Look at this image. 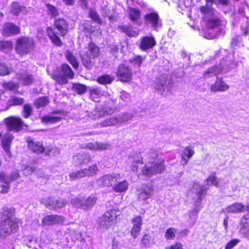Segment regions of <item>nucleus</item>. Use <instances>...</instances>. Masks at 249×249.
I'll return each mask as SVG.
<instances>
[{
	"label": "nucleus",
	"mask_w": 249,
	"mask_h": 249,
	"mask_svg": "<svg viewBox=\"0 0 249 249\" xmlns=\"http://www.w3.org/2000/svg\"><path fill=\"white\" fill-rule=\"evenodd\" d=\"M200 11L203 15V19L209 28L222 29V27L226 25V21L220 20L216 15V11L213 9H209L206 6H201Z\"/></svg>",
	"instance_id": "obj_1"
},
{
	"label": "nucleus",
	"mask_w": 249,
	"mask_h": 249,
	"mask_svg": "<svg viewBox=\"0 0 249 249\" xmlns=\"http://www.w3.org/2000/svg\"><path fill=\"white\" fill-rule=\"evenodd\" d=\"M119 215L120 212L115 209L106 212L98 219V230L104 231L108 229L115 223L117 217Z\"/></svg>",
	"instance_id": "obj_2"
},
{
	"label": "nucleus",
	"mask_w": 249,
	"mask_h": 249,
	"mask_svg": "<svg viewBox=\"0 0 249 249\" xmlns=\"http://www.w3.org/2000/svg\"><path fill=\"white\" fill-rule=\"evenodd\" d=\"M35 47V41L32 38L22 37L17 40L16 50L21 55H25L30 52Z\"/></svg>",
	"instance_id": "obj_3"
},
{
	"label": "nucleus",
	"mask_w": 249,
	"mask_h": 249,
	"mask_svg": "<svg viewBox=\"0 0 249 249\" xmlns=\"http://www.w3.org/2000/svg\"><path fill=\"white\" fill-rule=\"evenodd\" d=\"M99 54V48L91 42L89 45L88 50L81 55L84 65L88 69H90L93 65L92 59L97 57Z\"/></svg>",
	"instance_id": "obj_4"
},
{
	"label": "nucleus",
	"mask_w": 249,
	"mask_h": 249,
	"mask_svg": "<svg viewBox=\"0 0 249 249\" xmlns=\"http://www.w3.org/2000/svg\"><path fill=\"white\" fill-rule=\"evenodd\" d=\"M61 70L63 75L53 73L52 75V78L59 84H66L68 82L67 78H72L74 76V73L71 67L67 64L62 65Z\"/></svg>",
	"instance_id": "obj_5"
},
{
	"label": "nucleus",
	"mask_w": 249,
	"mask_h": 249,
	"mask_svg": "<svg viewBox=\"0 0 249 249\" xmlns=\"http://www.w3.org/2000/svg\"><path fill=\"white\" fill-rule=\"evenodd\" d=\"M18 227V223L12 219L6 218L0 224V235L7 236L15 232Z\"/></svg>",
	"instance_id": "obj_6"
},
{
	"label": "nucleus",
	"mask_w": 249,
	"mask_h": 249,
	"mask_svg": "<svg viewBox=\"0 0 249 249\" xmlns=\"http://www.w3.org/2000/svg\"><path fill=\"white\" fill-rule=\"evenodd\" d=\"M121 178L120 174L115 173L106 174L97 180V184L101 187L112 186Z\"/></svg>",
	"instance_id": "obj_7"
},
{
	"label": "nucleus",
	"mask_w": 249,
	"mask_h": 249,
	"mask_svg": "<svg viewBox=\"0 0 249 249\" xmlns=\"http://www.w3.org/2000/svg\"><path fill=\"white\" fill-rule=\"evenodd\" d=\"M98 170L97 164H95L88 168H84L71 172L70 174V177L72 180H76L87 176L92 177L97 173Z\"/></svg>",
	"instance_id": "obj_8"
},
{
	"label": "nucleus",
	"mask_w": 249,
	"mask_h": 249,
	"mask_svg": "<svg viewBox=\"0 0 249 249\" xmlns=\"http://www.w3.org/2000/svg\"><path fill=\"white\" fill-rule=\"evenodd\" d=\"M162 160L154 161L152 163V166L148 167L144 166L142 169V175L147 176H151L157 174L161 173L165 170V166Z\"/></svg>",
	"instance_id": "obj_9"
},
{
	"label": "nucleus",
	"mask_w": 249,
	"mask_h": 249,
	"mask_svg": "<svg viewBox=\"0 0 249 249\" xmlns=\"http://www.w3.org/2000/svg\"><path fill=\"white\" fill-rule=\"evenodd\" d=\"M155 87L161 94L166 95L170 90L171 87L169 85L168 75L163 74L158 77L155 80Z\"/></svg>",
	"instance_id": "obj_10"
},
{
	"label": "nucleus",
	"mask_w": 249,
	"mask_h": 249,
	"mask_svg": "<svg viewBox=\"0 0 249 249\" xmlns=\"http://www.w3.org/2000/svg\"><path fill=\"white\" fill-rule=\"evenodd\" d=\"M19 177V174L17 171L12 173L10 176H7L4 173H0V181L5 184L1 186V192L6 193L8 191L10 186L9 184L11 182L17 179Z\"/></svg>",
	"instance_id": "obj_11"
},
{
	"label": "nucleus",
	"mask_w": 249,
	"mask_h": 249,
	"mask_svg": "<svg viewBox=\"0 0 249 249\" xmlns=\"http://www.w3.org/2000/svg\"><path fill=\"white\" fill-rule=\"evenodd\" d=\"M131 70L127 66L121 64L119 66L117 76L122 82H128L132 78Z\"/></svg>",
	"instance_id": "obj_12"
},
{
	"label": "nucleus",
	"mask_w": 249,
	"mask_h": 249,
	"mask_svg": "<svg viewBox=\"0 0 249 249\" xmlns=\"http://www.w3.org/2000/svg\"><path fill=\"white\" fill-rule=\"evenodd\" d=\"M28 146L29 148L33 152L36 154H40L45 151L46 155H50L51 150L50 149L45 148L43 146L42 143L35 141L32 139H29L27 141Z\"/></svg>",
	"instance_id": "obj_13"
},
{
	"label": "nucleus",
	"mask_w": 249,
	"mask_h": 249,
	"mask_svg": "<svg viewBox=\"0 0 249 249\" xmlns=\"http://www.w3.org/2000/svg\"><path fill=\"white\" fill-rule=\"evenodd\" d=\"M4 121L9 130L17 132L21 129L23 124V122L19 118L10 117L6 118Z\"/></svg>",
	"instance_id": "obj_14"
},
{
	"label": "nucleus",
	"mask_w": 249,
	"mask_h": 249,
	"mask_svg": "<svg viewBox=\"0 0 249 249\" xmlns=\"http://www.w3.org/2000/svg\"><path fill=\"white\" fill-rule=\"evenodd\" d=\"M97 197L95 196L91 195L85 200H75L74 205L76 207L83 209L91 208L96 203Z\"/></svg>",
	"instance_id": "obj_15"
},
{
	"label": "nucleus",
	"mask_w": 249,
	"mask_h": 249,
	"mask_svg": "<svg viewBox=\"0 0 249 249\" xmlns=\"http://www.w3.org/2000/svg\"><path fill=\"white\" fill-rule=\"evenodd\" d=\"M129 162L131 163L130 168L132 172L136 173L138 171V164L143 163V159L141 153L132 152L130 154L129 159Z\"/></svg>",
	"instance_id": "obj_16"
},
{
	"label": "nucleus",
	"mask_w": 249,
	"mask_h": 249,
	"mask_svg": "<svg viewBox=\"0 0 249 249\" xmlns=\"http://www.w3.org/2000/svg\"><path fill=\"white\" fill-rule=\"evenodd\" d=\"M139 199L142 200H145L151 198L154 194V190L152 185L143 184L140 189L138 190Z\"/></svg>",
	"instance_id": "obj_17"
},
{
	"label": "nucleus",
	"mask_w": 249,
	"mask_h": 249,
	"mask_svg": "<svg viewBox=\"0 0 249 249\" xmlns=\"http://www.w3.org/2000/svg\"><path fill=\"white\" fill-rule=\"evenodd\" d=\"M113 112L114 109L112 107H105L101 110L96 108L89 114V117L90 119L96 120L104 116L111 115Z\"/></svg>",
	"instance_id": "obj_18"
},
{
	"label": "nucleus",
	"mask_w": 249,
	"mask_h": 249,
	"mask_svg": "<svg viewBox=\"0 0 249 249\" xmlns=\"http://www.w3.org/2000/svg\"><path fill=\"white\" fill-rule=\"evenodd\" d=\"M146 24L149 26L157 29L160 26L159 17L157 13H150L145 16Z\"/></svg>",
	"instance_id": "obj_19"
},
{
	"label": "nucleus",
	"mask_w": 249,
	"mask_h": 249,
	"mask_svg": "<svg viewBox=\"0 0 249 249\" xmlns=\"http://www.w3.org/2000/svg\"><path fill=\"white\" fill-rule=\"evenodd\" d=\"M133 227L131 231V234L134 238H136L142 229V219L141 216H136L132 220Z\"/></svg>",
	"instance_id": "obj_20"
},
{
	"label": "nucleus",
	"mask_w": 249,
	"mask_h": 249,
	"mask_svg": "<svg viewBox=\"0 0 249 249\" xmlns=\"http://www.w3.org/2000/svg\"><path fill=\"white\" fill-rule=\"evenodd\" d=\"M229 89V86L221 78H217L215 82L211 86L212 92H224Z\"/></svg>",
	"instance_id": "obj_21"
},
{
	"label": "nucleus",
	"mask_w": 249,
	"mask_h": 249,
	"mask_svg": "<svg viewBox=\"0 0 249 249\" xmlns=\"http://www.w3.org/2000/svg\"><path fill=\"white\" fill-rule=\"evenodd\" d=\"M19 32V27L12 23H6L3 26V34L4 36H9L17 35Z\"/></svg>",
	"instance_id": "obj_22"
},
{
	"label": "nucleus",
	"mask_w": 249,
	"mask_h": 249,
	"mask_svg": "<svg viewBox=\"0 0 249 249\" xmlns=\"http://www.w3.org/2000/svg\"><path fill=\"white\" fill-rule=\"evenodd\" d=\"M64 219L63 217L56 215H46L42 220V223L45 225H51L62 223Z\"/></svg>",
	"instance_id": "obj_23"
},
{
	"label": "nucleus",
	"mask_w": 249,
	"mask_h": 249,
	"mask_svg": "<svg viewBox=\"0 0 249 249\" xmlns=\"http://www.w3.org/2000/svg\"><path fill=\"white\" fill-rule=\"evenodd\" d=\"M91 160V157L88 154H78L73 157V162L75 165L88 164Z\"/></svg>",
	"instance_id": "obj_24"
},
{
	"label": "nucleus",
	"mask_w": 249,
	"mask_h": 249,
	"mask_svg": "<svg viewBox=\"0 0 249 249\" xmlns=\"http://www.w3.org/2000/svg\"><path fill=\"white\" fill-rule=\"evenodd\" d=\"M156 44V41L152 36H145L142 38L140 47L143 51L153 48Z\"/></svg>",
	"instance_id": "obj_25"
},
{
	"label": "nucleus",
	"mask_w": 249,
	"mask_h": 249,
	"mask_svg": "<svg viewBox=\"0 0 249 249\" xmlns=\"http://www.w3.org/2000/svg\"><path fill=\"white\" fill-rule=\"evenodd\" d=\"M208 188V187L202 186L198 183H195L191 191L196 195L198 201L200 202L203 197L206 195Z\"/></svg>",
	"instance_id": "obj_26"
},
{
	"label": "nucleus",
	"mask_w": 249,
	"mask_h": 249,
	"mask_svg": "<svg viewBox=\"0 0 249 249\" xmlns=\"http://www.w3.org/2000/svg\"><path fill=\"white\" fill-rule=\"evenodd\" d=\"M195 154V151L191 146L186 147L182 151L181 163L184 165L187 164L189 160Z\"/></svg>",
	"instance_id": "obj_27"
},
{
	"label": "nucleus",
	"mask_w": 249,
	"mask_h": 249,
	"mask_svg": "<svg viewBox=\"0 0 249 249\" xmlns=\"http://www.w3.org/2000/svg\"><path fill=\"white\" fill-rule=\"evenodd\" d=\"M54 25L55 28L60 32L62 36H65L68 30V24L63 18H58L55 20Z\"/></svg>",
	"instance_id": "obj_28"
},
{
	"label": "nucleus",
	"mask_w": 249,
	"mask_h": 249,
	"mask_svg": "<svg viewBox=\"0 0 249 249\" xmlns=\"http://www.w3.org/2000/svg\"><path fill=\"white\" fill-rule=\"evenodd\" d=\"M245 205L241 202H236L227 207L225 210L229 213H239L245 211Z\"/></svg>",
	"instance_id": "obj_29"
},
{
	"label": "nucleus",
	"mask_w": 249,
	"mask_h": 249,
	"mask_svg": "<svg viewBox=\"0 0 249 249\" xmlns=\"http://www.w3.org/2000/svg\"><path fill=\"white\" fill-rule=\"evenodd\" d=\"M17 76L19 83H22L24 85H30L33 83V76L27 73H18Z\"/></svg>",
	"instance_id": "obj_30"
},
{
	"label": "nucleus",
	"mask_w": 249,
	"mask_h": 249,
	"mask_svg": "<svg viewBox=\"0 0 249 249\" xmlns=\"http://www.w3.org/2000/svg\"><path fill=\"white\" fill-rule=\"evenodd\" d=\"M60 112V111H57L54 112L49 115L43 116L41 118V122L45 124H53L59 122L61 121V118L54 116V114Z\"/></svg>",
	"instance_id": "obj_31"
},
{
	"label": "nucleus",
	"mask_w": 249,
	"mask_h": 249,
	"mask_svg": "<svg viewBox=\"0 0 249 249\" xmlns=\"http://www.w3.org/2000/svg\"><path fill=\"white\" fill-rule=\"evenodd\" d=\"M13 139V135L10 133L5 134L2 139V147L9 156H10V145Z\"/></svg>",
	"instance_id": "obj_32"
},
{
	"label": "nucleus",
	"mask_w": 249,
	"mask_h": 249,
	"mask_svg": "<svg viewBox=\"0 0 249 249\" xmlns=\"http://www.w3.org/2000/svg\"><path fill=\"white\" fill-rule=\"evenodd\" d=\"M108 146L109 145L107 144L96 142L87 144L85 146V148L91 150H104L107 149Z\"/></svg>",
	"instance_id": "obj_33"
},
{
	"label": "nucleus",
	"mask_w": 249,
	"mask_h": 249,
	"mask_svg": "<svg viewBox=\"0 0 249 249\" xmlns=\"http://www.w3.org/2000/svg\"><path fill=\"white\" fill-rule=\"evenodd\" d=\"M47 33L53 44L56 46H61L62 45L60 39L52 28H48Z\"/></svg>",
	"instance_id": "obj_34"
},
{
	"label": "nucleus",
	"mask_w": 249,
	"mask_h": 249,
	"mask_svg": "<svg viewBox=\"0 0 249 249\" xmlns=\"http://www.w3.org/2000/svg\"><path fill=\"white\" fill-rule=\"evenodd\" d=\"M128 188V182L126 180L116 183L113 186V190L118 193H122L126 191Z\"/></svg>",
	"instance_id": "obj_35"
},
{
	"label": "nucleus",
	"mask_w": 249,
	"mask_h": 249,
	"mask_svg": "<svg viewBox=\"0 0 249 249\" xmlns=\"http://www.w3.org/2000/svg\"><path fill=\"white\" fill-rule=\"evenodd\" d=\"M116 116L119 124H126L127 122L131 121L133 117L132 114L128 112L121 113Z\"/></svg>",
	"instance_id": "obj_36"
},
{
	"label": "nucleus",
	"mask_w": 249,
	"mask_h": 249,
	"mask_svg": "<svg viewBox=\"0 0 249 249\" xmlns=\"http://www.w3.org/2000/svg\"><path fill=\"white\" fill-rule=\"evenodd\" d=\"M118 124H119L116 115L104 120L99 124L101 127H108Z\"/></svg>",
	"instance_id": "obj_37"
},
{
	"label": "nucleus",
	"mask_w": 249,
	"mask_h": 249,
	"mask_svg": "<svg viewBox=\"0 0 249 249\" xmlns=\"http://www.w3.org/2000/svg\"><path fill=\"white\" fill-rule=\"evenodd\" d=\"M10 12L15 15H18L20 12L26 13L25 7L21 6L16 2H13L11 6Z\"/></svg>",
	"instance_id": "obj_38"
},
{
	"label": "nucleus",
	"mask_w": 249,
	"mask_h": 249,
	"mask_svg": "<svg viewBox=\"0 0 249 249\" xmlns=\"http://www.w3.org/2000/svg\"><path fill=\"white\" fill-rule=\"evenodd\" d=\"M49 102L48 98L46 96H43L36 99L34 101V105L37 108H39L46 106Z\"/></svg>",
	"instance_id": "obj_39"
},
{
	"label": "nucleus",
	"mask_w": 249,
	"mask_h": 249,
	"mask_svg": "<svg viewBox=\"0 0 249 249\" xmlns=\"http://www.w3.org/2000/svg\"><path fill=\"white\" fill-rule=\"evenodd\" d=\"M119 28L128 36H134L138 34V32L133 30L131 26L122 25L120 26Z\"/></svg>",
	"instance_id": "obj_40"
},
{
	"label": "nucleus",
	"mask_w": 249,
	"mask_h": 249,
	"mask_svg": "<svg viewBox=\"0 0 249 249\" xmlns=\"http://www.w3.org/2000/svg\"><path fill=\"white\" fill-rule=\"evenodd\" d=\"M221 71V69L220 67H213L206 71L204 72V75L205 76H208V77H211L213 75H216L219 74Z\"/></svg>",
	"instance_id": "obj_41"
},
{
	"label": "nucleus",
	"mask_w": 249,
	"mask_h": 249,
	"mask_svg": "<svg viewBox=\"0 0 249 249\" xmlns=\"http://www.w3.org/2000/svg\"><path fill=\"white\" fill-rule=\"evenodd\" d=\"M65 56L74 68H77L78 67V63L76 57L71 52L67 51L65 53Z\"/></svg>",
	"instance_id": "obj_42"
},
{
	"label": "nucleus",
	"mask_w": 249,
	"mask_h": 249,
	"mask_svg": "<svg viewBox=\"0 0 249 249\" xmlns=\"http://www.w3.org/2000/svg\"><path fill=\"white\" fill-rule=\"evenodd\" d=\"M24 100L22 98L12 96L7 102V106H18L23 104Z\"/></svg>",
	"instance_id": "obj_43"
},
{
	"label": "nucleus",
	"mask_w": 249,
	"mask_h": 249,
	"mask_svg": "<svg viewBox=\"0 0 249 249\" xmlns=\"http://www.w3.org/2000/svg\"><path fill=\"white\" fill-rule=\"evenodd\" d=\"M129 17L130 19L133 21H137L141 16V13L139 10L133 8H129Z\"/></svg>",
	"instance_id": "obj_44"
},
{
	"label": "nucleus",
	"mask_w": 249,
	"mask_h": 249,
	"mask_svg": "<svg viewBox=\"0 0 249 249\" xmlns=\"http://www.w3.org/2000/svg\"><path fill=\"white\" fill-rule=\"evenodd\" d=\"M114 79V77L109 75H104L98 78L97 81L101 84H110Z\"/></svg>",
	"instance_id": "obj_45"
},
{
	"label": "nucleus",
	"mask_w": 249,
	"mask_h": 249,
	"mask_svg": "<svg viewBox=\"0 0 249 249\" xmlns=\"http://www.w3.org/2000/svg\"><path fill=\"white\" fill-rule=\"evenodd\" d=\"M0 48L4 52H8L12 49L13 44L11 41H0Z\"/></svg>",
	"instance_id": "obj_46"
},
{
	"label": "nucleus",
	"mask_w": 249,
	"mask_h": 249,
	"mask_svg": "<svg viewBox=\"0 0 249 249\" xmlns=\"http://www.w3.org/2000/svg\"><path fill=\"white\" fill-rule=\"evenodd\" d=\"M144 59L140 56H136L134 58L130 59L129 62L136 68H139L141 66Z\"/></svg>",
	"instance_id": "obj_47"
},
{
	"label": "nucleus",
	"mask_w": 249,
	"mask_h": 249,
	"mask_svg": "<svg viewBox=\"0 0 249 249\" xmlns=\"http://www.w3.org/2000/svg\"><path fill=\"white\" fill-rule=\"evenodd\" d=\"M177 230L173 228H169L167 230L165 233V238L167 240H173L176 236Z\"/></svg>",
	"instance_id": "obj_48"
},
{
	"label": "nucleus",
	"mask_w": 249,
	"mask_h": 249,
	"mask_svg": "<svg viewBox=\"0 0 249 249\" xmlns=\"http://www.w3.org/2000/svg\"><path fill=\"white\" fill-rule=\"evenodd\" d=\"M89 91L90 97L92 98H96L99 96L101 93L100 88L96 87H91L89 88Z\"/></svg>",
	"instance_id": "obj_49"
},
{
	"label": "nucleus",
	"mask_w": 249,
	"mask_h": 249,
	"mask_svg": "<svg viewBox=\"0 0 249 249\" xmlns=\"http://www.w3.org/2000/svg\"><path fill=\"white\" fill-rule=\"evenodd\" d=\"M22 112L24 118H28L32 112V109L31 105L29 104H25L24 105Z\"/></svg>",
	"instance_id": "obj_50"
},
{
	"label": "nucleus",
	"mask_w": 249,
	"mask_h": 249,
	"mask_svg": "<svg viewBox=\"0 0 249 249\" xmlns=\"http://www.w3.org/2000/svg\"><path fill=\"white\" fill-rule=\"evenodd\" d=\"M18 84L9 82L3 84V87L7 90H14L18 87Z\"/></svg>",
	"instance_id": "obj_51"
},
{
	"label": "nucleus",
	"mask_w": 249,
	"mask_h": 249,
	"mask_svg": "<svg viewBox=\"0 0 249 249\" xmlns=\"http://www.w3.org/2000/svg\"><path fill=\"white\" fill-rule=\"evenodd\" d=\"M73 88L75 91H76L79 94H82L86 91V87L82 84H75L73 85Z\"/></svg>",
	"instance_id": "obj_52"
},
{
	"label": "nucleus",
	"mask_w": 249,
	"mask_h": 249,
	"mask_svg": "<svg viewBox=\"0 0 249 249\" xmlns=\"http://www.w3.org/2000/svg\"><path fill=\"white\" fill-rule=\"evenodd\" d=\"M206 4L204 6H206L209 9H213L212 7V5L213 3H220L223 4L227 3V0H206Z\"/></svg>",
	"instance_id": "obj_53"
},
{
	"label": "nucleus",
	"mask_w": 249,
	"mask_h": 249,
	"mask_svg": "<svg viewBox=\"0 0 249 249\" xmlns=\"http://www.w3.org/2000/svg\"><path fill=\"white\" fill-rule=\"evenodd\" d=\"M48 13L51 15L52 17H55L58 15V12L57 9L53 5L50 4H46Z\"/></svg>",
	"instance_id": "obj_54"
},
{
	"label": "nucleus",
	"mask_w": 249,
	"mask_h": 249,
	"mask_svg": "<svg viewBox=\"0 0 249 249\" xmlns=\"http://www.w3.org/2000/svg\"><path fill=\"white\" fill-rule=\"evenodd\" d=\"M14 213V209L12 208H8L5 207L3 208V215L7 217V218L12 219Z\"/></svg>",
	"instance_id": "obj_55"
},
{
	"label": "nucleus",
	"mask_w": 249,
	"mask_h": 249,
	"mask_svg": "<svg viewBox=\"0 0 249 249\" xmlns=\"http://www.w3.org/2000/svg\"><path fill=\"white\" fill-rule=\"evenodd\" d=\"M240 225L241 226L240 231L249 227V218H247L246 215H244L241 219Z\"/></svg>",
	"instance_id": "obj_56"
},
{
	"label": "nucleus",
	"mask_w": 249,
	"mask_h": 249,
	"mask_svg": "<svg viewBox=\"0 0 249 249\" xmlns=\"http://www.w3.org/2000/svg\"><path fill=\"white\" fill-rule=\"evenodd\" d=\"M240 242L238 239H233L227 243L225 246V249H232Z\"/></svg>",
	"instance_id": "obj_57"
},
{
	"label": "nucleus",
	"mask_w": 249,
	"mask_h": 249,
	"mask_svg": "<svg viewBox=\"0 0 249 249\" xmlns=\"http://www.w3.org/2000/svg\"><path fill=\"white\" fill-rule=\"evenodd\" d=\"M208 184L218 186V183L215 177V173H213L207 179Z\"/></svg>",
	"instance_id": "obj_58"
},
{
	"label": "nucleus",
	"mask_w": 249,
	"mask_h": 249,
	"mask_svg": "<svg viewBox=\"0 0 249 249\" xmlns=\"http://www.w3.org/2000/svg\"><path fill=\"white\" fill-rule=\"evenodd\" d=\"M66 202L64 199H60L56 200V204H53V208H60L65 205Z\"/></svg>",
	"instance_id": "obj_59"
},
{
	"label": "nucleus",
	"mask_w": 249,
	"mask_h": 249,
	"mask_svg": "<svg viewBox=\"0 0 249 249\" xmlns=\"http://www.w3.org/2000/svg\"><path fill=\"white\" fill-rule=\"evenodd\" d=\"M150 239L151 238L149 235L145 234L142 239V242L145 246V247H149L150 245Z\"/></svg>",
	"instance_id": "obj_60"
},
{
	"label": "nucleus",
	"mask_w": 249,
	"mask_h": 249,
	"mask_svg": "<svg viewBox=\"0 0 249 249\" xmlns=\"http://www.w3.org/2000/svg\"><path fill=\"white\" fill-rule=\"evenodd\" d=\"M241 30L244 35L247 36L249 34V19H248L245 25H242Z\"/></svg>",
	"instance_id": "obj_61"
},
{
	"label": "nucleus",
	"mask_w": 249,
	"mask_h": 249,
	"mask_svg": "<svg viewBox=\"0 0 249 249\" xmlns=\"http://www.w3.org/2000/svg\"><path fill=\"white\" fill-rule=\"evenodd\" d=\"M89 15L90 17L93 19L94 21L97 22H99L100 21L99 16L97 15V13L94 11L93 10L90 9L89 10Z\"/></svg>",
	"instance_id": "obj_62"
},
{
	"label": "nucleus",
	"mask_w": 249,
	"mask_h": 249,
	"mask_svg": "<svg viewBox=\"0 0 249 249\" xmlns=\"http://www.w3.org/2000/svg\"><path fill=\"white\" fill-rule=\"evenodd\" d=\"M165 249H183L182 245L180 242H176L175 244L171 245L170 246L166 247Z\"/></svg>",
	"instance_id": "obj_63"
},
{
	"label": "nucleus",
	"mask_w": 249,
	"mask_h": 249,
	"mask_svg": "<svg viewBox=\"0 0 249 249\" xmlns=\"http://www.w3.org/2000/svg\"><path fill=\"white\" fill-rule=\"evenodd\" d=\"M157 157V152L155 150L151 149L148 153L147 154V158H149V161L150 162H152L150 161V159H155Z\"/></svg>",
	"instance_id": "obj_64"
}]
</instances>
